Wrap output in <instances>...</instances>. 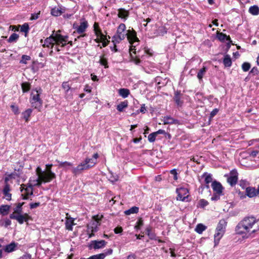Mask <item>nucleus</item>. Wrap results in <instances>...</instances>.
Returning <instances> with one entry per match:
<instances>
[{
	"label": "nucleus",
	"mask_w": 259,
	"mask_h": 259,
	"mask_svg": "<svg viewBox=\"0 0 259 259\" xmlns=\"http://www.w3.org/2000/svg\"><path fill=\"white\" fill-rule=\"evenodd\" d=\"M65 8L63 7H54L52 9L51 14L53 16L57 17L65 13Z\"/></svg>",
	"instance_id": "19"
},
{
	"label": "nucleus",
	"mask_w": 259,
	"mask_h": 259,
	"mask_svg": "<svg viewBox=\"0 0 259 259\" xmlns=\"http://www.w3.org/2000/svg\"><path fill=\"white\" fill-rule=\"evenodd\" d=\"M89 169V167L82 162L78 164L76 167H73L71 169V172L75 176H78L81 174L84 170Z\"/></svg>",
	"instance_id": "9"
},
{
	"label": "nucleus",
	"mask_w": 259,
	"mask_h": 259,
	"mask_svg": "<svg viewBox=\"0 0 259 259\" xmlns=\"http://www.w3.org/2000/svg\"><path fill=\"white\" fill-rule=\"evenodd\" d=\"M112 252H113V250L111 248H109V249H108L107 250H106L105 251V252L102 253V254H105V257L107 255L111 254L112 253Z\"/></svg>",
	"instance_id": "61"
},
{
	"label": "nucleus",
	"mask_w": 259,
	"mask_h": 259,
	"mask_svg": "<svg viewBox=\"0 0 259 259\" xmlns=\"http://www.w3.org/2000/svg\"><path fill=\"white\" fill-rule=\"evenodd\" d=\"M246 195L250 198L257 195L256 189L253 187H247L245 190Z\"/></svg>",
	"instance_id": "23"
},
{
	"label": "nucleus",
	"mask_w": 259,
	"mask_h": 259,
	"mask_svg": "<svg viewBox=\"0 0 259 259\" xmlns=\"http://www.w3.org/2000/svg\"><path fill=\"white\" fill-rule=\"evenodd\" d=\"M258 152H259V151L257 150H253L251 151H249L248 150V154H249L250 156H251L253 157H256V155L258 154Z\"/></svg>",
	"instance_id": "56"
},
{
	"label": "nucleus",
	"mask_w": 259,
	"mask_h": 259,
	"mask_svg": "<svg viewBox=\"0 0 259 259\" xmlns=\"http://www.w3.org/2000/svg\"><path fill=\"white\" fill-rule=\"evenodd\" d=\"M130 54H131V57H132V61L133 62H134L136 64H139L141 62V61H140L139 58L140 57H142L143 56V55L140 54V51H138L137 52H136V54H135V55H136V57L134 58L132 56V53H134L133 51V52L130 51Z\"/></svg>",
	"instance_id": "27"
},
{
	"label": "nucleus",
	"mask_w": 259,
	"mask_h": 259,
	"mask_svg": "<svg viewBox=\"0 0 259 259\" xmlns=\"http://www.w3.org/2000/svg\"><path fill=\"white\" fill-rule=\"evenodd\" d=\"M31 59V58L29 56L23 55L21 57V60L20 61V63L26 64L27 63V61H29Z\"/></svg>",
	"instance_id": "44"
},
{
	"label": "nucleus",
	"mask_w": 259,
	"mask_h": 259,
	"mask_svg": "<svg viewBox=\"0 0 259 259\" xmlns=\"http://www.w3.org/2000/svg\"><path fill=\"white\" fill-rule=\"evenodd\" d=\"M60 30H59L55 33V31H53V33L48 37L46 38L44 40V43L42 44L44 48H49L51 46L53 48L55 44L57 45H60L61 47H64L66 45L67 41V36H63L59 33Z\"/></svg>",
	"instance_id": "2"
},
{
	"label": "nucleus",
	"mask_w": 259,
	"mask_h": 259,
	"mask_svg": "<svg viewBox=\"0 0 259 259\" xmlns=\"http://www.w3.org/2000/svg\"><path fill=\"white\" fill-rule=\"evenodd\" d=\"M238 181V172L236 170L230 171L229 176L227 178L228 183L231 186L235 185Z\"/></svg>",
	"instance_id": "11"
},
{
	"label": "nucleus",
	"mask_w": 259,
	"mask_h": 259,
	"mask_svg": "<svg viewBox=\"0 0 259 259\" xmlns=\"http://www.w3.org/2000/svg\"><path fill=\"white\" fill-rule=\"evenodd\" d=\"M224 235V233L215 231V233L214 235V246H217L219 244L220 239L222 238Z\"/></svg>",
	"instance_id": "29"
},
{
	"label": "nucleus",
	"mask_w": 259,
	"mask_h": 259,
	"mask_svg": "<svg viewBox=\"0 0 259 259\" xmlns=\"http://www.w3.org/2000/svg\"><path fill=\"white\" fill-rule=\"evenodd\" d=\"M10 208V206L8 205H3L0 206V213L3 215L8 214Z\"/></svg>",
	"instance_id": "36"
},
{
	"label": "nucleus",
	"mask_w": 259,
	"mask_h": 259,
	"mask_svg": "<svg viewBox=\"0 0 259 259\" xmlns=\"http://www.w3.org/2000/svg\"><path fill=\"white\" fill-rule=\"evenodd\" d=\"M32 112V110L31 109H27L22 112V117L25 119L26 122H28L29 120V117L30 116Z\"/></svg>",
	"instance_id": "33"
},
{
	"label": "nucleus",
	"mask_w": 259,
	"mask_h": 259,
	"mask_svg": "<svg viewBox=\"0 0 259 259\" xmlns=\"http://www.w3.org/2000/svg\"><path fill=\"white\" fill-rule=\"evenodd\" d=\"M40 202H35V203H31L29 205H30V209H34V208H35L38 207L39 206H40Z\"/></svg>",
	"instance_id": "58"
},
{
	"label": "nucleus",
	"mask_w": 259,
	"mask_h": 259,
	"mask_svg": "<svg viewBox=\"0 0 259 259\" xmlns=\"http://www.w3.org/2000/svg\"><path fill=\"white\" fill-rule=\"evenodd\" d=\"M146 232H147V234L148 235V236H149V237L150 238V239H153V235L152 234H151L150 232H151V228L150 227H148V228H147L146 229Z\"/></svg>",
	"instance_id": "62"
},
{
	"label": "nucleus",
	"mask_w": 259,
	"mask_h": 259,
	"mask_svg": "<svg viewBox=\"0 0 259 259\" xmlns=\"http://www.w3.org/2000/svg\"><path fill=\"white\" fill-rule=\"evenodd\" d=\"M56 161L59 163V167H65L66 166H72V163L68 162V161L61 162L57 160H56Z\"/></svg>",
	"instance_id": "46"
},
{
	"label": "nucleus",
	"mask_w": 259,
	"mask_h": 259,
	"mask_svg": "<svg viewBox=\"0 0 259 259\" xmlns=\"http://www.w3.org/2000/svg\"><path fill=\"white\" fill-rule=\"evenodd\" d=\"M157 136L155 132L151 133L148 137V141L151 142H154L155 141L156 137Z\"/></svg>",
	"instance_id": "50"
},
{
	"label": "nucleus",
	"mask_w": 259,
	"mask_h": 259,
	"mask_svg": "<svg viewBox=\"0 0 259 259\" xmlns=\"http://www.w3.org/2000/svg\"><path fill=\"white\" fill-rule=\"evenodd\" d=\"M211 187L214 193L218 194H222L223 193V187L220 183L217 181H213L212 183Z\"/></svg>",
	"instance_id": "20"
},
{
	"label": "nucleus",
	"mask_w": 259,
	"mask_h": 259,
	"mask_svg": "<svg viewBox=\"0 0 259 259\" xmlns=\"http://www.w3.org/2000/svg\"><path fill=\"white\" fill-rule=\"evenodd\" d=\"M29 30V25L27 23H24L21 26L20 30L21 32H23L25 33V36H26L27 33L28 32Z\"/></svg>",
	"instance_id": "42"
},
{
	"label": "nucleus",
	"mask_w": 259,
	"mask_h": 259,
	"mask_svg": "<svg viewBox=\"0 0 259 259\" xmlns=\"http://www.w3.org/2000/svg\"><path fill=\"white\" fill-rule=\"evenodd\" d=\"M41 94L42 90L40 88H36L32 90L30 97V102L31 106L39 110H40L42 105V100L40 97Z\"/></svg>",
	"instance_id": "4"
},
{
	"label": "nucleus",
	"mask_w": 259,
	"mask_h": 259,
	"mask_svg": "<svg viewBox=\"0 0 259 259\" xmlns=\"http://www.w3.org/2000/svg\"><path fill=\"white\" fill-rule=\"evenodd\" d=\"M114 231L115 234H119L122 232V229L121 227H116L114 229Z\"/></svg>",
	"instance_id": "63"
},
{
	"label": "nucleus",
	"mask_w": 259,
	"mask_h": 259,
	"mask_svg": "<svg viewBox=\"0 0 259 259\" xmlns=\"http://www.w3.org/2000/svg\"><path fill=\"white\" fill-rule=\"evenodd\" d=\"M11 224V221L8 219H5L3 223V225H4L6 228L8 227Z\"/></svg>",
	"instance_id": "57"
},
{
	"label": "nucleus",
	"mask_w": 259,
	"mask_h": 259,
	"mask_svg": "<svg viewBox=\"0 0 259 259\" xmlns=\"http://www.w3.org/2000/svg\"><path fill=\"white\" fill-rule=\"evenodd\" d=\"M62 88L64 90L65 98L70 99L72 98V89L68 84V82H63L62 84Z\"/></svg>",
	"instance_id": "14"
},
{
	"label": "nucleus",
	"mask_w": 259,
	"mask_h": 259,
	"mask_svg": "<svg viewBox=\"0 0 259 259\" xmlns=\"http://www.w3.org/2000/svg\"><path fill=\"white\" fill-rule=\"evenodd\" d=\"M74 225H75L74 220L71 218H67L65 222L66 229L69 231H72L73 229L72 227Z\"/></svg>",
	"instance_id": "24"
},
{
	"label": "nucleus",
	"mask_w": 259,
	"mask_h": 259,
	"mask_svg": "<svg viewBox=\"0 0 259 259\" xmlns=\"http://www.w3.org/2000/svg\"><path fill=\"white\" fill-rule=\"evenodd\" d=\"M206 229L205 226L202 224H199L196 226L195 230L197 233L201 234Z\"/></svg>",
	"instance_id": "41"
},
{
	"label": "nucleus",
	"mask_w": 259,
	"mask_h": 259,
	"mask_svg": "<svg viewBox=\"0 0 259 259\" xmlns=\"http://www.w3.org/2000/svg\"><path fill=\"white\" fill-rule=\"evenodd\" d=\"M208 204V202L205 199H202L199 201V205L201 207H204Z\"/></svg>",
	"instance_id": "53"
},
{
	"label": "nucleus",
	"mask_w": 259,
	"mask_h": 259,
	"mask_svg": "<svg viewBox=\"0 0 259 259\" xmlns=\"http://www.w3.org/2000/svg\"><path fill=\"white\" fill-rule=\"evenodd\" d=\"M250 64L248 62H244L242 65V69L244 72H246L250 68Z\"/></svg>",
	"instance_id": "49"
},
{
	"label": "nucleus",
	"mask_w": 259,
	"mask_h": 259,
	"mask_svg": "<svg viewBox=\"0 0 259 259\" xmlns=\"http://www.w3.org/2000/svg\"><path fill=\"white\" fill-rule=\"evenodd\" d=\"M126 29L125 25L123 23H121L118 27L116 34L112 37V41L115 44H118L120 41L123 40L126 35V33H125Z\"/></svg>",
	"instance_id": "7"
},
{
	"label": "nucleus",
	"mask_w": 259,
	"mask_h": 259,
	"mask_svg": "<svg viewBox=\"0 0 259 259\" xmlns=\"http://www.w3.org/2000/svg\"><path fill=\"white\" fill-rule=\"evenodd\" d=\"M36 174L37 175V176H42V174L43 173H45V171H42L41 170V168L39 166H38L36 168Z\"/></svg>",
	"instance_id": "60"
},
{
	"label": "nucleus",
	"mask_w": 259,
	"mask_h": 259,
	"mask_svg": "<svg viewBox=\"0 0 259 259\" xmlns=\"http://www.w3.org/2000/svg\"><path fill=\"white\" fill-rule=\"evenodd\" d=\"M10 218L17 220L18 223L20 224H22L24 222H27L28 220L29 215L27 213L24 214H18L16 215L15 213H11L10 215Z\"/></svg>",
	"instance_id": "10"
},
{
	"label": "nucleus",
	"mask_w": 259,
	"mask_h": 259,
	"mask_svg": "<svg viewBox=\"0 0 259 259\" xmlns=\"http://www.w3.org/2000/svg\"><path fill=\"white\" fill-rule=\"evenodd\" d=\"M174 100L177 105L180 106H182L183 101L181 100V92L180 91L175 92Z\"/></svg>",
	"instance_id": "28"
},
{
	"label": "nucleus",
	"mask_w": 259,
	"mask_h": 259,
	"mask_svg": "<svg viewBox=\"0 0 259 259\" xmlns=\"http://www.w3.org/2000/svg\"><path fill=\"white\" fill-rule=\"evenodd\" d=\"M88 27V23L86 21L81 22L79 26H75V25L74 24L73 26V28L76 29L77 32L79 34L83 33Z\"/></svg>",
	"instance_id": "16"
},
{
	"label": "nucleus",
	"mask_w": 259,
	"mask_h": 259,
	"mask_svg": "<svg viewBox=\"0 0 259 259\" xmlns=\"http://www.w3.org/2000/svg\"><path fill=\"white\" fill-rule=\"evenodd\" d=\"M259 231V219H256L254 217H245L241 221L235 228L237 234L244 235L248 238L253 233Z\"/></svg>",
	"instance_id": "1"
},
{
	"label": "nucleus",
	"mask_w": 259,
	"mask_h": 259,
	"mask_svg": "<svg viewBox=\"0 0 259 259\" xmlns=\"http://www.w3.org/2000/svg\"><path fill=\"white\" fill-rule=\"evenodd\" d=\"M139 211V207L136 206H133L131 208L126 210L124 211V213L126 215H130L132 213H137Z\"/></svg>",
	"instance_id": "40"
},
{
	"label": "nucleus",
	"mask_w": 259,
	"mask_h": 259,
	"mask_svg": "<svg viewBox=\"0 0 259 259\" xmlns=\"http://www.w3.org/2000/svg\"><path fill=\"white\" fill-rule=\"evenodd\" d=\"M11 108L12 111L14 112L15 114L17 115L19 114L20 112L18 106H16L15 105H11Z\"/></svg>",
	"instance_id": "51"
},
{
	"label": "nucleus",
	"mask_w": 259,
	"mask_h": 259,
	"mask_svg": "<svg viewBox=\"0 0 259 259\" xmlns=\"http://www.w3.org/2000/svg\"><path fill=\"white\" fill-rule=\"evenodd\" d=\"M163 123L164 124H171L178 123V120L175 119L171 116H166L163 118Z\"/></svg>",
	"instance_id": "26"
},
{
	"label": "nucleus",
	"mask_w": 259,
	"mask_h": 259,
	"mask_svg": "<svg viewBox=\"0 0 259 259\" xmlns=\"http://www.w3.org/2000/svg\"><path fill=\"white\" fill-rule=\"evenodd\" d=\"M202 177L204 178V181L206 184V186L207 188H209L208 184L211 183L212 180L211 175L205 172L202 176Z\"/></svg>",
	"instance_id": "31"
},
{
	"label": "nucleus",
	"mask_w": 259,
	"mask_h": 259,
	"mask_svg": "<svg viewBox=\"0 0 259 259\" xmlns=\"http://www.w3.org/2000/svg\"><path fill=\"white\" fill-rule=\"evenodd\" d=\"M94 32L97 37H100L101 40H103L104 39V36H106L102 33L101 30L100 29L95 30L94 31Z\"/></svg>",
	"instance_id": "45"
},
{
	"label": "nucleus",
	"mask_w": 259,
	"mask_h": 259,
	"mask_svg": "<svg viewBox=\"0 0 259 259\" xmlns=\"http://www.w3.org/2000/svg\"><path fill=\"white\" fill-rule=\"evenodd\" d=\"M219 112V109L217 108L214 109L210 114V118H213Z\"/></svg>",
	"instance_id": "59"
},
{
	"label": "nucleus",
	"mask_w": 259,
	"mask_h": 259,
	"mask_svg": "<svg viewBox=\"0 0 259 259\" xmlns=\"http://www.w3.org/2000/svg\"><path fill=\"white\" fill-rule=\"evenodd\" d=\"M222 194H218L217 193H214L213 195H212V196L211 198V200L212 201H218V200L220 199V196Z\"/></svg>",
	"instance_id": "52"
},
{
	"label": "nucleus",
	"mask_w": 259,
	"mask_h": 259,
	"mask_svg": "<svg viewBox=\"0 0 259 259\" xmlns=\"http://www.w3.org/2000/svg\"><path fill=\"white\" fill-rule=\"evenodd\" d=\"M101 217L99 215H95L93 217V220L87 226V232L89 234V238H91L94 236V233L98 231V227L100 225V220Z\"/></svg>",
	"instance_id": "5"
},
{
	"label": "nucleus",
	"mask_w": 259,
	"mask_h": 259,
	"mask_svg": "<svg viewBox=\"0 0 259 259\" xmlns=\"http://www.w3.org/2000/svg\"><path fill=\"white\" fill-rule=\"evenodd\" d=\"M227 222L225 219L221 220L216 228V231L221 232L225 234Z\"/></svg>",
	"instance_id": "18"
},
{
	"label": "nucleus",
	"mask_w": 259,
	"mask_h": 259,
	"mask_svg": "<svg viewBox=\"0 0 259 259\" xmlns=\"http://www.w3.org/2000/svg\"><path fill=\"white\" fill-rule=\"evenodd\" d=\"M19 36L18 34L16 33H12L9 39H8V41L10 43L16 42L18 39Z\"/></svg>",
	"instance_id": "39"
},
{
	"label": "nucleus",
	"mask_w": 259,
	"mask_h": 259,
	"mask_svg": "<svg viewBox=\"0 0 259 259\" xmlns=\"http://www.w3.org/2000/svg\"><path fill=\"white\" fill-rule=\"evenodd\" d=\"M143 222L142 219L139 220V221L137 222V225L135 227V228L136 229H139L140 227L143 226Z\"/></svg>",
	"instance_id": "55"
},
{
	"label": "nucleus",
	"mask_w": 259,
	"mask_h": 259,
	"mask_svg": "<svg viewBox=\"0 0 259 259\" xmlns=\"http://www.w3.org/2000/svg\"><path fill=\"white\" fill-rule=\"evenodd\" d=\"M48 182H49V179H47L43 175L38 176L36 179L31 178L29 180V187L26 188L21 195L22 199H28L29 195H33L32 186H39L42 183Z\"/></svg>",
	"instance_id": "3"
},
{
	"label": "nucleus",
	"mask_w": 259,
	"mask_h": 259,
	"mask_svg": "<svg viewBox=\"0 0 259 259\" xmlns=\"http://www.w3.org/2000/svg\"><path fill=\"white\" fill-rule=\"evenodd\" d=\"M99 63L101 65L104 66L105 68L108 67L107 60L106 58L101 57Z\"/></svg>",
	"instance_id": "48"
},
{
	"label": "nucleus",
	"mask_w": 259,
	"mask_h": 259,
	"mask_svg": "<svg viewBox=\"0 0 259 259\" xmlns=\"http://www.w3.org/2000/svg\"><path fill=\"white\" fill-rule=\"evenodd\" d=\"M24 202L18 203L16 204L15 207L13 208V212L15 214L18 215L20 214L22 212V206L24 205Z\"/></svg>",
	"instance_id": "25"
},
{
	"label": "nucleus",
	"mask_w": 259,
	"mask_h": 259,
	"mask_svg": "<svg viewBox=\"0 0 259 259\" xmlns=\"http://www.w3.org/2000/svg\"><path fill=\"white\" fill-rule=\"evenodd\" d=\"M188 190L185 188H180L177 189L178 196L177 199L182 201H187L188 198Z\"/></svg>",
	"instance_id": "8"
},
{
	"label": "nucleus",
	"mask_w": 259,
	"mask_h": 259,
	"mask_svg": "<svg viewBox=\"0 0 259 259\" xmlns=\"http://www.w3.org/2000/svg\"><path fill=\"white\" fill-rule=\"evenodd\" d=\"M118 94L122 98H125L130 95V92L127 89L122 88L118 90Z\"/></svg>",
	"instance_id": "32"
},
{
	"label": "nucleus",
	"mask_w": 259,
	"mask_h": 259,
	"mask_svg": "<svg viewBox=\"0 0 259 259\" xmlns=\"http://www.w3.org/2000/svg\"><path fill=\"white\" fill-rule=\"evenodd\" d=\"M223 63L225 67H229L232 65V60L229 55H226L223 60Z\"/></svg>",
	"instance_id": "35"
},
{
	"label": "nucleus",
	"mask_w": 259,
	"mask_h": 259,
	"mask_svg": "<svg viewBox=\"0 0 259 259\" xmlns=\"http://www.w3.org/2000/svg\"><path fill=\"white\" fill-rule=\"evenodd\" d=\"M21 87L23 92H27L30 89V84L28 82L22 83L21 84Z\"/></svg>",
	"instance_id": "43"
},
{
	"label": "nucleus",
	"mask_w": 259,
	"mask_h": 259,
	"mask_svg": "<svg viewBox=\"0 0 259 259\" xmlns=\"http://www.w3.org/2000/svg\"><path fill=\"white\" fill-rule=\"evenodd\" d=\"M17 244V243L14 242H11L10 244L6 245L4 250L5 252L8 253L12 252L16 250Z\"/></svg>",
	"instance_id": "22"
},
{
	"label": "nucleus",
	"mask_w": 259,
	"mask_h": 259,
	"mask_svg": "<svg viewBox=\"0 0 259 259\" xmlns=\"http://www.w3.org/2000/svg\"><path fill=\"white\" fill-rule=\"evenodd\" d=\"M207 70V68L205 66H203V67L200 69L197 73V77L200 82L202 81V78L204 74L206 73Z\"/></svg>",
	"instance_id": "30"
},
{
	"label": "nucleus",
	"mask_w": 259,
	"mask_h": 259,
	"mask_svg": "<svg viewBox=\"0 0 259 259\" xmlns=\"http://www.w3.org/2000/svg\"><path fill=\"white\" fill-rule=\"evenodd\" d=\"M218 39L222 41H224L225 40H228L229 41H231V38L229 36H227L224 33L222 32L218 33Z\"/></svg>",
	"instance_id": "37"
},
{
	"label": "nucleus",
	"mask_w": 259,
	"mask_h": 259,
	"mask_svg": "<svg viewBox=\"0 0 259 259\" xmlns=\"http://www.w3.org/2000/svg\"><path fill=\"white\" fill-rule=\"evenodd\" d=\"M11 189L10 186L8 184H6L3 190V194L4 195L3 198L7 200H11L12 194L10 193Z\"/></svg>",
	"instance_id": "17"
},
{
	"label": "nucleus",
	"mask_w": 259,
	"mask_h": 259,
	"mask_svg": "<svg viewBox=\"0 0 259 259\" xmlns=\"http://www.w3.org/2000/svg\"><path fill=\"white\" fill-rule=\"evenodd\" d=\"M249 12L253 15H257L259 14V8L256 5L251 6L249 9Z\"/></svg>",
	"instance_id": "38"
},
{
	"label": "nucleus",
	"mask_w": 259,
	"mask_h": 259,
	"mask_svg": "<svg viewBox=\"0 0 259 259\" xmlns=\"http://www.w3.org/2000/svg\"><path fill=\"white\" fill-rule=\"evenodd\" d=\"M106 243L107 242L104 240L100 241L94 240L92 241V243L90 247V248L93 247L95 249H100L103 248L106 245Z\"/></svg>",
	"instance_id": "15"
},
{
	"label": "nucleus",
	"mask_w": 259,
	"mask_h": 259,
	"mask_svg": "<svg viewBox=\"0 0 259 259\" xmlns=\"http://www.w3.org/2000/svg\"><path fill=\"white\" fill-rule=\"evenodd\" d=\"M31 256L29 254H25L23 255L20 259H31Z\"/></svg>",
	"instance_id": "64"
},
{
	"label": "nucleus",
	"mask_w": 259,
	"mask_h": 259,
	"mask_svg": "<svg viewBox=\"0 0 259 259\" xmlns=\"http://www.w3.org/2000/svg\"><path fill=\"white\" fill-rule=\"evenodd\" d=\"M118 17L126 20L129 16V12L124 9L120 8L118 10Z\"/></svg>",
	"instance_id": "21"
},
{
	"label": "nucleus",
	"mask_w": 259,
	"mask_h": 259,
	"mask_svg": "<svg viewBox=\"0 0 259 259\" xmlns=\"http://www.w3.org/2000/svg\"><path fill=\"white\" fill-rule=\"evenodd\" d=\"M126 36L127 40L131 45L130 48V51H133L134 54H136V45H134V44L138 42L139 41V38L137 36L136 32L133 28L132 30H128Z\"/></svg>",
	"instance_id": "6"
},
{
	"label": "nucleus",
	"mask_w": 259,
	"mask_h": 259,
	"mask_svg": "<svg viewBox=\"0 0 259 259\" xmlns=\"http://www.w3.org/2000/svg\"><path fill=\"white\" fill-rule=\"evenodd\" d=\"M99 157V155L97 153H95L93 158H86L83 161L87 166L89 167V169L93 167L97 163V159Z\"/></svg>",
	"instance_id": "13"
},
{
	"label": "nucleus",
	"mask_w": 259,
	"mask_h": 259,
	"mask_svg": "<svg viewBox=\"0 0 259 259\" xmlns=\"http://www.w3.org/2000/svg\"><path fill=\"white\" fill-rule=\"evenodd\" d=\"M128 106V102L125 100L121 102L117 106V110L119 112H122L124 109L126 108Z\"/></svg>",
	"instance_id": "34"
},
{
	"label": "nucleus",
	"mask_w": 259,
	"mask_h": 259,
	"mask_svg": "<svg viewBox=\"0 0 259 259\" xmlns=\"http://www.w3.org/2000/svg\"><path fill=\"white\" fill-rule=\"evenodd\" d=\"M52 164L46 165V170L45 173H43L42 175L47 179H49V182L56 178V175L52 170Z\"/></svg>",
	"instance_id": "12"
},
{
	"label": "nucleus",
	"mask_w": 259,
	"mask_h": 259,
	"mask_svg": "<svg viewBox=\"0 0 259 259\" xmlns=\"http://www.w3.org/2000/svg\"><path fill=\"white\" fill-rule=\"evenodd\" d=\"M105 258V254L100 253L90 256L88 259H104Z\"/></svg>",
	"instance_id": "47"
},
{
	"label": "nucleus",
	"mask_w": 259,
	"mask_h": 259,
	"mask_svg": "<svg viewBox=\"0 0 259 259\" xmlns=\"http://www.w3.org/2000/svg\"><path fill=\"white\" fill-rule=\"evenodd\" d=\"M40 14V11H39L37 13L32 14L31 18H30V20H36L37 19H38L39 18Z\"/></svg>",
	"instance_id": "54"
}]
</instances>
